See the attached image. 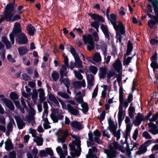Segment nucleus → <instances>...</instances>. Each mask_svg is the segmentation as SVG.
Listing matches in <instances>:
<instances>
[{
    "mask_svg": "<svg viewBox=\"0 0 158 158\" xmlns=\"http://www.w3.org/2000/svg\"><path fill=\"white\" fill-rule=\"evenodd\" d=\"M143 137L147 139H152L151 136L146 131H145L143 132Z\"/></svg>",
    "mask_w": 158,
    "mask_h": 158,
    "instance_id": "338daca9",
    "label": "nucleus"
},
{
    "mask_svg": "<svg viewBox=\"0 0 158 158\" xmlns=\"http://www.w3.org/2000/svg\"><path fill=\"white\" fill-rule=\"evenodd\" d=\"M70 125L72 129L80 130L84 128V125L82 122L77 121H73L70 123Z\"/></svg>",
    "mask_w": 158,
    "mask_h": 158,
    "instance_id": "9b49d317",
    "label": "nucleus"
},
{
    "mask_svg": "<svg viewBox=\"0 0 158 158\" xmlns=\"http://www.w3.org/2000/svg\"><path fill=\"white\" fill-rule=\"evenodd\" d=\"M158 22V20H149L148 22V25L149 27L151 28H152L156 24L157 22Z\"/></svg>",
    "mask_w": 158,
    "mask_h": 158,
    "instance_id": "09e8293b",
    "label": "nucleus"
},
{
    "mask_svg": "<svg viewBox=\"0 0 158 158\" xmlns=\"http://www.w3.org/2000/svg\"><path fill=\"white\" fill-rule=\"evenodd\" d=\"M1 100L5 105L10 110H13L14 109V105L10 100L6 98H2Z\"/></svg>",
    "mask_w": 158,
    "mask_h": 158,
    "instance_id": "a211bd4d",
    "label": "nucleus"
},
{
    "mask_svg": "<svg viewBox=\"0 0 158 158\" xmlns=\"http://www.w3.org/2000/svg\"><path fill=\"white\" fill-rule=\"evenodd\" d=\"M113 67L116 71L118 73H120L122 71V65L121 62L119 59L117 60L113 64Z\"/></svg>",
    "mask_w": 158,
    "mask_h": 158,
    "instance_id": "aec40b11",
    "label": "nucleus"
},
{
    "mask_svg": "<svg viewBox=\"0 0 158 158\" xmlns=\"http://www.w3.org/2000/svg\"><path fill=\"white\" fill-rule=\"evenodd\" d=\"M10 98L12 100L17 99L18 98V95L14 92H12L10 95Z\"/></svg>",
    "mask_w": 158,
    "mask_h": 158,
    "instance_id": "bf43d9fd",
    "label": "nucleus"
},
{
    "mask_svg": "<svg viewBox=\"0 0 158 158\" xmlns=\"http://www.w3.org/2000/svg\"><path fill=\"white\" fill-rule=\"evenodd\" d=\"M83 39L85 44L87 45V48L88 50L91 51L93 50L95 47L93 37L91 35H84L83 36Z\"/></svg>",
    "mask_w": 158,
    "mask_h": 158,
    "instance_id": "39448f33",
    "label": "nucleus"
},
{
    "mask_svg": "<svg viewBox=\"0 0 158 158\" xmlns=\"http://www.w3.org/2000/svg\"><path fill=\"white\" fill-rule=\"evenodd\" d=\"M66 70V67L64 65H63L60 68V70L61 78H64V76H67L68 72Z\"/></svg>",
    "mask_w": 158,
    "mask_h": 158,
    "instance_id": "2f4dec72",
    "label": "nucleus"
},
{
    "mask_svg": "<svg viewBox=\"0 0 158 158\" xmlns=\"http://www.w3.org/2000/svg\"><path fill=\"white\" fill-rule=\"evenodd\" d=\"M101 28L106 37L108 38L109 37V32L107 29V26L104 24H101Z\"/></svg>",
    "mask_w": 158,
    "mask_h": 158,
    "instance_id": "cd10ccee",
    "label": "nucleus"
},
{
    "mask_svg": "<svg viewBox=\"0 0 158 158\" xmlns=\"http://www.w3.org/2000/svg\"><path fill=\"white\" fill-rule=\"evenodd\" d=\"M21 32L20 24L16 22L14 25V29L12 33L10 35V37L12 44L14 43V36H16Z\"/></svg>",
    "mask_w": 158,
    "mask_h": 158,
    "instance_id": "0eeeda50",
    "label": "nucleus"
},
{
    "mask_svg": "<svg viewBox=\"0 0 158 158\" xmlns=\"http://www.w3.org/2000/svg\"><path fill=\"white\" fill-rule=\"evenodd\" d=\"M15 2V0L13 3L7 4L6 7L4 11L6 12L5 18L7 21H11L13 22L20 19V17L19 15H15L13 17V15L15 14L14 12H13Z\"/></svg>",
    "mask_w": 158,
    "mask_h": 158,
    "instance_id": "f03ea898",
    "label": "nucleus"
},
{
    "mask_svg": "<svg viewBox=\"0 0 158 158\" xmlns=\"http://www.w3.org/2000/svg\"><path fill=\"white\" fill-rule=\"evenodd\" d=\"M101 45L102 49L103 51V54L105 56L106 50V45L103 41H101Z\"/></svg>",
    "mask_w": 158,
    "mask_h": 158,
    "instance_id": "5fc2aeb1",
    "label": "nucleus"
},
{
    "mask_svg": "<svg viewBox=\"0 0 158 158\" xmlns=\"http://www.w3.org/2000/svg\"><path fill=\"white\" fill-rule=\"evenodd\" d=\"M27 30L28 33L31 35H33L34 34L35 29L31 25H29L27 27Z\"/></svg>",
    "mask_w": 158,
    "mask_h": 158,
    "instance_id": "58836bf2",
    "label": "nucleus"
},
{
    "mask_svg": "<svg viewBox=\"0 0 158 158\" xmlns=\"http://www.w3.org/2000/svg\"><path fill=\"white\" fill-rule=\"evenodd\" d=\"M18 51L19 54L23 56L27 52L28 50L26 46H21L18 48Z\"/></svg>",
    "mask_w": 158,
    "mask_h": 158,
    "instance_id": "c756f323",
    "label": "nucleus"
},
{
    "mask_svg": "<svg viewBox=\"0 0 158 158\" xmlns=\"http://www.w3.org/2000/svg\"><path fill=\"white\" fill-rule=\"evenodd\" d=\"M123 33H122L121 32V31L117 32V31H116V38H117V42H119V43H121V35H123L125 32V28L124 27V30H123Z\"/></svg>",
    "mask_w": 158,
    "mask_h": 158,
    "instance_id": "79ce46f5",
    "label": "nucleus"
},
{
    "mask_svg": "<svg viewBox=\"0 0 158 158\" xmlns=\"http://www.w3.org/2000/svg\"><path fill=\"white\" fill-rule=\"evenodd\" d=\"M63 78H60V82L61 83H63L66 87H69L70 82L68 79V78L64 79Z\"/></svg>",
    "mask_w": 158,
    "mask_h": 158,
    "instance_id": "a19ab883",
    "label": "nucleus"
},
{
    "mask_svg": "<svg viewBox=\"0 0 158 158\" xmlns=\"http://www.w3.org/2000/svg\"><path fill=\"white\" fill-rule=\"evenodd\" d=\"M38 91L40 92L39 97L40 98V102H44L46 99L45 97V93L44 89H43L40 88L38 90Z\"/></svg>",
    "mask_w": 158,
    "mask_h": 158,
    "instance_id": "72a5a7b5",
    "label": "nucleus"
},
{
    "mask_svg": "<svg viewBox=\"0 0 158 158\" xmlns=\"http://www.w3.org/2000/svg\"><path fill=\"white\" fill-rule=\"evenodd\" d=\"M57 94L61 97L65 99L69 98V96L65 92L61 91H59L57 92Z\"/></svg>",
    "mask_w": 158,
    "mask_h": 158,
    "instance_id": "37998d69",
    "label": "nucleus"
},
{
    "mask_svg": "<svg viewBox=\"0 0 158 158\" xmlns=\"http://www.w3.org/2000/svg\"><path fill=\"white\" fill-rule=\"evenodd\" d=\"M158 118V114L156 113L155 114H153L151 118H150L149 119V121L150 122L152 123V122H155V121Z\"/></svg>",
    "mask_w": 158,
    "mask_h": 158,
    "instance_id": "69168bd1",
    "label": "nucleus"
},
{
    "mask_svg": "<svg viewBox=\"0 0 158 158\" xmlns=\"http://www.w3.org/2000/svg\"><path fill=\"white\" fill-rule=\"evenodd\" d=\"M15 119L18 128L19 129H22L25 125V123L21 119L19 116H15Z\"/></svg>",
    "mask_w": 158,
    "mask_h": 158,
    "instance_id": "6ab92c4d",
    "label": "nucleus"
},
{
    "mask_svg": "<svg viewBox=\"0 0 158 158\" xmlns=\"http://www.w3.org/2000/svg\"><path fill=\"white\" fill-rule=\"evenodd\" d=\"M16 41L19 44H20L27 43L28 40L26 35L22 33L19 35L17 39L16 38Z\"/></svg>",
    "mask_w": 158,
    "mask_h": 158,
    "instance_id": "ddd939ff",
    "label": "nucleus"
},
{
    "mask_svg": "<svg viewBox=\"0 0 158 158\" xmlns=\"http://www.w3.org/2000/svg\"><path fill=\"white\" fill-rule=\"evenodd\" d=\"M74 58L75 60V63L76 65V67L79 68H82V62L80 59L79 56H78Z\"/></svg>",
    "mask_w": 158,
    "mask_h": 158,
    "instance_id": "c9c22d12",
    "label": "nucleus"
},
{
    "mask_svg": "<svg viewBox=\"0 0 158 158\" xmlns=\"http://www.w3.org/2000/svg\"><path fill=\"white\" fill-rule=\"evenodd\" d=\"M97 151V149L95 146H93L92 149L89 148L88 154L86 155V158H98L95 156Z\"/></svg>",
    "mask_w": 158,
    "mask_h": 158,
    "instance_id": "4468645a",
    "label": "nucleus"
},
{
    "mask_svg": "<svg viewBox=\"0 0 158 158\" xmlns=\"http://www.w3.org/2000/svg\"><path fill=\"white\" fill-rule=\"evenodd\" d=\"M52 113L51 114H55V115L56 114H64V112H62L61 110L55 108L52 109Z\"/></svg>",
    "mask_w": 158,
    "mask_h": 158,
    "instance_id": "864d4df0",
    "label": "nucleus"
},
{
    "mask_svg": "<svg viewBox=\"0 0 158 158\" xmlns=\"http://www.w3.org/2000/svg\"><path fill=\"white\" fill-rule=\"evenodd\" d=\"M2 40L6 45V47L7 49H9L11 48V45L10 42L8 40V39L6 37L3 36L2 37Z\"/></svg>",
    "mask_w": 158,
    "mask_h": 158,
    "instance_id": "473e14b6",
    "label": "nucleus"
},
{
    "mask_svg": "<svg viewBox=\"0 0 158 158\" xmlns=\"http://www.w3.org/2000/svg\"><path fill=\"white\" fill-rule=\"evenodd\" d=\"M101 135V133L98 130H96L93 133H89V139L91 142H93L94 140L98 144H102V142L100 140L99 138Z\"/></svg>",
    "mask_w": 158,
    "mask_h": 158,
    "instance_id": "423d86ee",
    "label": "nucleus"
},
{
    "mask_svg": "<svg viewBox=\"0 0 158 158\" xmlns=\"http://www.w3.org/2000/svg\"><path fill=\"white\" fill-rule=\"evenodd\" d=\"M67 108L69 112L73 115L77 116L79 114V111L77 109L74 108L70 104H68L67 106Z\"/></svg>",
    "mask_w": 158,
    "mask_h": 158,
    "instance_id": "4be33fe9",
    "label": "nucleus"
},
{
    "mask_svg": "<svg viewBox=\"0 0 158 158\" xmlns=\"http://www.w3.org/2000/svg\"><path fill=\"white\" fill-rule=\"evenodd\" d=\"M99 70V75L100 78L104 79L106 74V69L105 68L100 67Z\"/></svg>",
    "mask_w": 158,
    "mask_h": 158,
    "instance_id": "c85d7f7f",
    "label": "nucleus"
},
{
    "mask_svg": "<svg viewBox=\"0 0 158 158\" xmlns=\"http://www.w3.org/2000/svg\"><path fill=\"white\" fill-rule=\"evenodd\" d=\"M149 127L152 128L149 130V131L152 133L153 135H156L158 134V127L155 124L150 122L148 124Z\"/></svg>",
    "mask_w": 158,
    "mask_h": 158,
    "instance_id": "f3484780",
    "label": "nucleus"
},
{
    "mask_svg": "<svg viewBox=\"0 0 158 158\" xmlns=\"http://www.w3.org/2000/svg\"><path fill=\"white\" fill-rule=\"evenodd\" d=\"M152 2V5L154 8V10L156 14L155 16L158 18V2L156 1H153Z\"/></svg>",
    "mask_w": 158,
    "mask_h": 158,
    "instance_id": "e433bc0d",
    "label": "nucleus"
},
{
    "mask_svg": "<svg viewBox=\"0 0 158 158\" xmlns=\"http://www.w3.org/2000/svg\"><path fill=\"white\" fill-rule=\"evenodd\" d=\"M88 15L94 20H97L99 22H104L102 17L96 14L89 13Z\"/></svg>",
    "mask_w": 158,
    "mask_h": 158,
    "instance_id": "5701e85b",
    "label": "nucleus"
},
{
    "mask_svg": "<svg viewBox=\"0 0 158 158\" xmlns=\"http://www.w3.org/2000/svg\"><path fill=\"white\" fill-rule=\"evenodd\" d=\"M34 142L37 143V145L39 146H42L43 144V139L41 137L37 136L33 139Z\"/></svg>",
    "mask_w": 158,
    "mask_h": 158,
    "instance_id": "ea45409f",
    "label": "nucleus"
},
{
    "mask_svg": "<svg viewBox=\"0 0 158 158\" xmlns=\"http://www.w3.org/2000/svg\"><path fill=\"white\" fill-rule=\"evenodd\" d=\"M111 132L113 133V135L117 138V140L120 139V130L116 131V130H114V131H112Z\"/></svg>",
    "mask_w": 158,
    "mask_h": 158,
    "instance_id": "a18cd8bd",
    "label": "nucleus"
},
{
    "mask_svg": "<svg viewBox=\"0 0 158 158\" xmlns=\"http://www.w3.org/2000/svg\"><path fill=\"white\" fill-rule=\"evenodd\" d=\"M108 123L109 126L107 128L109 129L110 132L116 130L117 127V125H115L113 121L111 120L110 119H109L108 120Z\"/></svg>",
    "mask_w": 158,
    "mask_h": 158,
    "instance_id": "b1692460",
    "label": "nucleus"
},
{
    "mask_svg": "<svg viewBox=\"0 0 158 158\" xmlns=\"http://www.w3.org/2000/svg\"><path fill=\"white\" fill-rule=\"evenodd\" d=\"M87 78L88 84L91 87L93 85L94 83V77L91 74L87 75Z\"/></svg>",
    "mask_w": 158,
    "mask_h": 158,
    "instance_id": "bb28decb",
    "label": "nucleus"
},
{
    "mask_svg": "<svg viewBox=\"0 0 158 158\" xmlns=\"http://www.w3.org/2000/svg\"><path fill=\"white\" fill-rule=\"evenodd\" d=\"M29 113V114L26 116L27 119L29 121L34 120L35 119L34 115L35 114V111L31 109Z\"/></svg>",
    "mask_w": 158,
    "mask_h": 158,
    "instance_id": "7c9ffc66",
    "label": "nucleus"
},
{
    "mask_svg": "<svg viewBox=\"0 0 158 158\" xmlns=\"http://www.w3.org/2000/svg\"><path fill=\"white\" fill-rule=\"evenodd\" d=\"M43 106L44 109V111L43 114H44L46 116H47L48 112V106L47 102H44L43 103Z\"/></svg>",
    "mask_w": 158,
    "mask_h": 158,
    "instance_id": "8fccbe9b",
    "label": "nucleus"
},
{
    "mask_svg": "<svg viewBox=\"0 0 158 158\" xmlns=\"http://www.w3.org/2000/svg\"><path fill=\"white\" fill-rule=\"evenodd\" d=\"M74 72L76 77L78 79L81 80L82 79L83 77L80 73L76 70H74Z\"/></svg>",
    "mask_w": 158,
    "mask_h": 158,
    "instance_id": "680f3d73",
    "label": "nucleus"
},
{
    "mask_svg": "<svg viewBox=\"0 0 158 158\" xmlns=\"http://www.w3.org/2000/svg\"><path fill=\"white\" fill-rule=\"evenodd\" d=\"M15 125V123L13 119H12L8 123L6 126L7 131L6 132V135H8L12 131L13 126Z\"/></svg>",
    "mask_w": 158,
    "mask_h": 158,
    "instance_id": "dca6fc26",
    "label": "nucleus"
},
{
    "mask_svg": "<svg viewBox=\"0 0 158 158\" xmlns=\"http://www.w3.org/2000/svg\"><path fill=\"white\" fill-rule=\"evenodd\" d=\"M91 72L94 74H96L98 71V69L94 66H91L89 67Z\"/></svg>",
    "mask_w": 158,
    "mask_h": 158,
    "instance_id": "e2e57ef3",
    "label": "nucleus"
},
{
    "mask_svg": "<svg viewBox=\"0 0 158 158\" xmlns=\"http://www.w3.org/2000/svg\"><path fill=\"white\" fill-rule=\"evenodd\" d=\"M93 60L96 62H99L101 60V57L99 53L96 52L93 56Z\"/></svg>",
    "mask_w": 158,
    "mask_h": 158,
    "instance_id": "4c0bfd02",
    "label": "nucleus"
},
{
    "mask_svg": "<svg viewBox=\"0 0 158 158\" xmlns=\"http://www.w3.org/2000/svg\"><path fill=\"white\" fill-rule=\"evenodd\" d=\"M152 141L148 140L145 142L144 144L141 145L139 148V155H141L146 152L147 149V147L151 144Z\"/></svg>",
    "mask_w": 158,
    "mask_h": 158,
    "instance_id": "f8f14e48",
    "label": "nucleus"
},
{
    "mask_svg": "<svg viewBox=\"0 0 158 158\" xmlns=\"http://www.w3.org/2000/svg\"><path fill=\"white\" fill-rule=\"evenodd\" d=\"M48 155L51 156L53 155V151L50 148H47L45 150H42L39 151V155L41 158L47 157Z\"/></svg>",
    "mask_w": 158,
    "mask_h": 158,
    "instance_id": "1a4fd4ad",
    "label": "nucleus"
},
{
    "mask_svg": "<svg viewBox=\"0 0 158 158\" xmlns=\"http://www.w3.org/2000/svg\"><path fill=\"white\" fill-rule=\"evenodd\" d=\"M5 148L7 151H9L13 148V146L10 139H7L5 143Z\"/></svg>",
    "mask_w": 158,
    "mask_h": 158,
    "instance_id": "a878e982",
    "label": "nucleus"
},
{
    "mask_svg": "<svg viewBox=\"0 0 158 158\" xmlns=\"http://www.w3.org/2000/svg\"><path fill=\"white\" fill-rule=\"evenodd\" d=\"M59 74L56 71H54L52 74V77L54 81H57L59 78Z\"/></svg>",
    "mask_w": 158,
    "mask_h": 158,
    "instance_id": "de8ad7c7",
    "label": "nucleus"
},
{
    "mask_svg": "<svg viewBox=\"0 0 158 158\" xmlns=\"http://www.w3.org/2000/svg\"><path fill=\"white\" fill-rule=\"evenodd\" d=\"M49 99L51 101L53 104V105L56 107H59V103L58 100L54 95L51 93L48 94Z\"/></svg>",
    "mask_w": 158,
    "mask_h": 158,
    "instance_id": "412c9836",
    "label": "nucleus"
},
{
    "mask_svg": "<svg viewBox=\"0 0 158 158\" xmlns=\"http://www.w3.org/2000/svg\"><path fill=\"white\" fill-rule=\"evenodd\" d=\"M70 51L71 53L73 55L74 58L79 56L77 53L76 51L73 47H71Z\"/></svg>",
    "mask_w": 158,
    "mask_h": 158,
    "instance_id": "13d9d810",
    "label": "nucleus"
},
{
    "mask_svg": "<svg viewBox=\"0 0 158 158\" xmlns=\"http://www.w3.org/2000/svg\"><path fill=\"white\" fill-rule=\"evenodd\" d=\"M116 16L114 14H111L110 15V20L112 24L113 25L115 29L118 32L121 31L123 33L124 27L121 22L119 23L118 25H117L116 24Z\"/></svg>",
    "mask_w": 158,
    "mask_h": 158,
    "instance_id": "20e7f679",
    "label": "nucleus"
},
{
    "mask_svg": "<svg viewBox=\"0 0 158 158\" xmlns=\"http://www.w3.org/2000/svg\"><path fill=\"white\" fill-rule=\"evenodd\" d=\"M123 99L124 98L123 96V89L122 87H120L119 88V100L120 102L119 106H122Z\"/></svg>",
    "mask_w": 158,
    "mask_h": 158,
    "instance_id": "f704fd0d",
    "label": "nucleus"
},
{
    "mask_svg": "<svg viewBox=\"0 0 158 158\" xmlns=\"http://www.w3.org/2000/svg\"><path fill=\"white\" fill-rule=\"evenodd\" d=\"M70 51L71 53L73 55L74 58L79 56L77 53L76 51L73 47H71Z\"/></svg>",
    "mask_w": 158,
    "mask_h": 158,
    "instance_id": "4d7b16f0",
    "label": "nucleus"
},
{
    "mask_svg": "<svg viewBox=\"0 0 158 158\" xmlns=\"http://www.w3.org/2000/svg\"><path fill=\"white\" fill-rule=\"evenodd\" d=\"M31 152L34 156V158H38V156L39 155H38V149L37 148L34 147L32 150Z\"/></svg>",
    "mask_w": 158,
    "mask_h": 158,
    "instance_id": "3c124183",
    "label": "nucleus"
},
{
    "mask_svg": "<svg viewBox=\"0 0 158 158\" xmlns=\"http://www.w3.org/2000/svg\"><path fill=\"white\" fill-rule=\"evenodd\" d=\"M132 49V46L130 41H129L128 45L127 48V51L126 54L127 55H129L131 53Z\"/></svg>",
    "mask_w": 158,
    "mask_h": 158,
    "instance_id": "49530a36",
    "label": "nucleus"
},
{
    "mask_svg": "<svg viewBox=\"0 0 158 158\" xmlns=\"http://www.w3.org/2000/svg\"><path fill=\"white\" fill-rule=\"evenodd\" d=\"M73 85L76 89H78L81 88L80 82L79 81H75L73 82Z\"/></svg>",
    "mask_w": 158,
    "mask_h": 158,
    "instance_id": "0e129e2a",
    "label": "nucleus"
},
{
    "mask_svg": "<svg viewBox=\"0 0 158 158\" xmlns=\"http://www.w3.org/2000/svg\"><path fill=\"white\" fill-rule=\"evenodd\" d=\"M117 149L122 152H125V149L123 147L115 140L112 144H109L108 148L103 149L104 152L106 155V158H116L118 153Z\"/></svg>",
    "mask_w": 158,
    "mask_h": 158,
    "instance_id": "f257e3e1",
    "label": "nucleus"
},
{
    "mask_svg": "<svg viewBox=\"0 0 158 158\" xmlns=\"http://www.w3.org/2000/svg\"><path fill=\"white\" fill-rule=\"evenodd\" d=\"M131 128L132 127L131 124L127 125L126 130V135L127 136L129 135L131 129Z\"/></svg>",
    "mask_w": 158,
    "mask_h": 158,
    "instance_id": "6e6d98bb",
    "label": "nucleus"
},
{
    "mask_svg": "<svg viewBox=\"0 0 158 158\" xmlns=\"http://www.w3.org/2000/svg\"><path fill=\"white\" fill-rule=\"evenodd\" d=\"M63 148L64 151L62 150L60 147H58L56 148L57 152L60 155V158H65V156L67 155V146L65 144H63Z\"/></svg>",
    "mask_w": 158,
    "mask_h": 158,
    "instance_id": "9d476101",
    "label": "nucleus"
},
{
    "mask_svg": "<svg viewBox=\"0 0 158 158\" xmlns=\"http://www.w3.org/2000/svg\"><path fill=\"white\" fill-rule=\"evenodd\" d=\"M47 116H46L44 114H43L42 118L44 123L43 124L44 127L45 129H48L51 128V126L49 125L50 123L48 121Z\"/></svg>",
    "mask_w": 158,
    "mask_h": 158,
    "instance_id": "393cba45",
    "label": "nucleus"
},
{
    "mask_svg": "<svg viewBox=\"0 0 158 158\" xmlns=\"http://www.w3.org/2000/svg\"><path fill=\"white\" fill-rule=\"evenodd\" d=\"M72 143L73 144H70L69 146L71 150V155L73 157L68 156L67 158H74L75 156H78L81 154V150L80 147V140L77 139L73 141Z\"/></svg>",
    "mask_w": 158,
    "mask_h": 158,
    "instance_id": "7ed1b4c3",
    "label": "nucleus"
},
{
    "mask_svg": "<svg viewBox=\"0 0 158 158\" xmlns=\"http://www.w3.org/2000/svg\"><path fill=\"white\" fill-rule=\"evenodd\" d=\"M105 115V111H103L102 112L100 115L98 116V117L101 122L103 121L104 119Z\"/></svg>",
    "mask_w": 158,
    "mask_h": 158,
    "instance_id": "052dcab7",
    "label": "nucleus"
},
{
    "mask_svg": "<svg viewBox=\"0 0 158 158\" xmlns=\"http://www.w3.org/2000/svg\"><path fill=\"white\" fill-rule=\"evenodd\" d=\"M57 133L59 135L57 138L58 142L62 143L64 142L66 138L68 135V131L60 129L58 131Z\"/></svg>",
    "mask_w": 158,
    "mask_h": 158,
    "instance_id": "6e6552de",
    "label": "nucleus"
},
{
    "mask_svg": "<svg viewBox=\"0 0 158 158\" xmlns=\"http://www.w3.org/2000/svg\"><path fill=\"white\" fill-rule=\"evenodd\" d=\"M129 115L131 118H132L135 113V109L132 106H130L129 108Z\"/></svg>",
    "mask_w": 158,
    "mask_h": 158,
    "instance_id": "c03bdc74",
    "label": "nucleus"
},
{
    "mask_svg": "<svg viewBox=\"0 0 158 158\" xmlns=\"http://www.w3.org/2000/svg\"><path fill=\"white\" fill-rule=\"evenodd\" d=\"M151 66L153 69H158V64L156 62H152L151 64Z\"/></svg>",
    "mask_w": 158,
    "mask_h": 158,
    "instance_id": "774afa93",
    "label": "nucleus"
},
{
    "mask_svg": "<svg viewBox=\"0 0 158 158\" xmlns=\"http://www.w3.org/2000/svg\"><path fill=\"white\" fill-rule=\"evenodd\" d=\"M122 106H119V111L118 114V122L119 126H120L122 124V123L123 120L125 116L122 110Z\"/></svg>",
    "mask_w": 158,
    "mask_h": 158,
    "instance_id": "2eb2a0df",
    "label": "nucleus"
},
{
    "mask_svg": "<svg viewBox=\"0 0 158 158\" xmlns=\"http://www.w3.org/2000/svg\"><path fill=\"white\" fill-rule=\"evenodd\" d=\"M103 90L102 91L101 95L102 97L103 98H106V96L107 86L104 85L103 86Z\"/></svg>",
    "mask_w": 158,
    "mask_h": 158,
    "instance_id": "603ef678",
    "label": "nucleus"
}]
</instances>
